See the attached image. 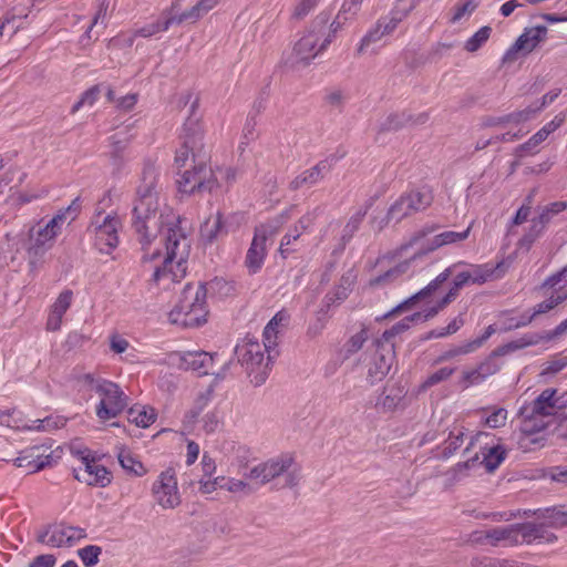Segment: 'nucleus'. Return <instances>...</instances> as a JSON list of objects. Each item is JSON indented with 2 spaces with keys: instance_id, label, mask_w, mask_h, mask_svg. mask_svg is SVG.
I'll return each mask as SVG.
<instances>
[{
  "instance_id": "f257e3e1",
  "label": "nucleus",
  "mask_w": 567,
  "mask_h": 567,
  "mask_svg": "<svg viewBox=\"0 0 567 567\" xmlns=\"http://www.w3.org/2000/svg\"><path fill=\"white\" fill-rule=\"evenodd\" d=\"M159 192V169L154 162L146 159L132 208V227L144 250L142 262L154 261L162 256L158 249L152 254L146 250L157 234L163 231L166 251L162 265L155 267L151 281L168 288L169 284L178 282L186 275L190 243L179 226V217H173V220L164 226L163 215L157 216Z\"/></svg>"
},
{
  "instance_id": "f03ea898",
  "label": "nucleus",
  "mask_w": 567,
  "mask_h": 567,
  "mask_svg": "<svg viewBox=\"0 0 567 567\" xmlns=\"http://www.w3.org/2000/svg\"><path fill=\"white\" fill-rule=\"evenodd\" d=\"M184 142L176 151L175 163L178 167L186 166L192 156V169H186L177 181L182 193L194 194L213 192L219 184L214 169L207 165L209 154L203 143V131L198 122L188 121L184 125Z\"/></svg>"
},
{
  "instance_id": "7ed1b4c3",
  "label": "nucleus",
  "mask_w": 567,
  "mask_h": 567,
  "mask_svg": "<svg viewBox=\"0 0 567 567\" xmlns=\"http://www.w3.org/2000/svg\"><path fill=\"white\" fill-rule=\"evenodd\" d=\"M227 282L223 279H214L209 284L198 282L185 285L178 303L168 313V320L173 324L183 328H197L207 321L206 297L208 289L226 287Z\"/></svg>"
},
{
  "instance_id": "20e7f679",
  "label": "nucleus",
  "mask_w": 567,
  "mask_h": 567,
  "mask_svg": "<svg viewBox=\"0 0 567 567\" xmlns=\"http://www.w3.org/2000/svg\"><path fill=\"white\" fill-rule=\"evenodd\" d=\"M554 394H556V389L547 388L534 401L519 409V415L523 417L522 436L518 441L520 447L527 449L530 444L540 443L542 437H535V434L544 431L546 423L537 419L555 415L558 412Z\"/></svg>"
},
{
  "instance_id": "39448f33",
  "label": "nucleus",
  "mask_w": 567,
  "mask_h": 567,
  "mask_svg": "<svg viewBox=\"0 0 567 567\" xmlns=\"http://www.w3.org/2000/svg\"><path fill=\"white\" fill-rule=\"evenodd\" d=\"M244 477L259 485H266L279 477H284L285 483L282 486L292 488L300 481V468L291 455L281 454L256 464L244 474Z\"/></svg>"
},
{
  "instance_id": "423d86ee",
  "label": "nucleus",
  "mask_w": 567,
  "mask_h": 567,
  "mask_svg": "<svg viewBox=\"0 0 567 567\" xmlns=\"http://www.w3.org/2000/svg\"><path fill=\"white\" fill-rule=\"evenodd\" d=\"M64 224V213L54 215L44 226L31 227L27 248L28 264L31 271L40 266L43 256L53 246Z\"/></svg>"
},
{
  "instance_id": "0eeeda50",
  "label": "nucleus",
  "mask_w": 567,
  "mask_h": 567,
  "mask_svg": "<svg viewBox=\"0 0 567 567\" xmlns=\"http://www.w3.org/2000/svg\"><path fill=\"white\" fill-rule=\"evenodd\" d=\"M265 352L264 346L257 339L250 337H246L243 343L235 348L238 361L246 368L255 386L264 384L269 374L271 361H268L269 353L265 357Z\"/></svg>"
},
{
  "instance_id": "6e6552de",
  "label": "nucleus",
  "mask_w": 567,
  "mask_h": 567,
  "mask_svg": "<svg viewBox=\"0 0 567 567\" xmlns=\"http://www.w3.org/2000/svg\"><path fill=\"white\" fill-rule=\"evenodd\" d=\"M435 229H436V227H434V226L423 227L422 229L417 230L410 238V240L406 244L402 245L400 250L403 251L414 245L421 244L419 251L412 257V260H413L416 257L432 252L442 246L458 243V241L466 239L470 235L471 227H467L463 231H453V230L443 231L439 235H435L431 239L425 240V238L429 235L433 234L435 231Z\"/></svg>"
},
{
  "instance_id": "1a4fd4ad",
  "label": "nucleus",
  "mask_w": 567,
  "mask_h": 567,
  "mask_svg": "<svg viewBox=\"0 0 567 567\" xmlns=\"http://www.w3.org/2000/svg\"><path fill=\"white\" fill-rule=\"evenodd\" d=\"M94 391L101 395V401L96 406V415L100 420L106 421L116 417L127 405V396L112 381H97Z\"/></svg>"
},
{
  "instance_id": "9d476101",
  "label": "nucleus",
  "mask_w": 567,
  "mask_h": 567,
  "mask_svg": "<svg viewBox=\"0 0 567 567\" xmlns=\"http://www.w3.org/2000/svg\"><path fill=\"white\" fill-rule=\"evenodd\" d=\"M330 21L327 12H320L311 22L303 37L295 45V54L300 61L309 62L326 49H320L326 27Z\"/></svg>"
},
{
  "instance_id": "9b49d317",
  "label": "nucleus",
  "mask_w": 567,
  "mask_h": 567,
  "mask_svg": "<svg viewBox=\"0 0 567 567\" xmlns=\"http://www.w3.org/2000/svg\"><path fill=\"white\" fill-rule=\"evenodd\" d=\"M218 2L219 0H175L164 14H169L174 24L196 23Z\"/></svg>"
},
{
  "instance_id": "f8f14e48",
  "label": "nucleus",
  "mask_w": 567,
  "mask_h": 567,
  "mask_svg": "<svg viewBox=\"0 0 567 567\" xmlns=\"http://www.w3.org/2000/svg\"><path fill=\"white\" fill-rule=\"evenodd\" d=\"M86 537V530L79 526H69L64 524L49 525L40 529L37 534V540L50 547H71L76 542Z\"/></svg>"
},
{
  "instance_id": "ddd939ff",
  "label": "nucleus",
  "mask_w": 567,
  "mask_h": 567,
  "mask_svg": "<svg viewBox=\"0 0 567 567\" xmlns=\"http://www.w3.org/2000/svg\"><path fill=\"white\" fill-rule=\"evenodd\" d=\"M156 503L164 509H173L181 504L176 473L173 468L161 472L152 486Z\"/></svg>"
},
{
  "instance_id": "4468645a",
  "label": "nucleus",
  "mask_w": 567,
  "mask_h": 567,
  "mask_svg": "<svg viewBox=\"0 0 567 567\" xmlns=\"http://www.w3.org/2000/svg\"><path fill=\"white\" fill-rule=\"evenodd\" d=\"M101 214H97L92 221L93 231L95 234V245L103 254H110L118 245V228L121 220L116 215H105L100 221Z\"/></svg>"
},
{
  "instance_id": "2eb2a0df",
  "label": "nucleus",
  "mask_w": 567,
  "mask_h": 567,
  "mask_svg": "<svg viewBox=\"0 0 567 567\" xmlns=\"http://www.w3.org/2000/svg\"><path fill=\"white\" fill-rule=\"evenodd\" d=\"M277 228L271 224H261L256 226L250 247L247 251L245 265L249 274H256L264 265L266 257V241L268 237L276 234Z\"/></svg>"
},
{
  "instance_id": "dca6fc26",
  "label": "nucleus",
  "mask_w": 567,
  "mask_h": 567,
  "mask_svg": "<svg viewBox=\"0 0 567 567\" xmlns=\"http://www.w3.org/2000/svg\"><path fill=\"white\" fill-rule=\"evenodd\" d=\"M516 524L494 527L487 530H475L471 534L470 540L477 545L489 546H516L520 544L517 538Z\"/></svg>"
},
{
  "instance_id": "f3484780",
  "label": "nucleus",
  "mask_w": 567,
  "mask_h": 567,
  "mask_svg": "<svg viewBox=\"0 0 567 567\" xmlns=\"http://www.w3.org/2000/svg\"><path fill=\"white\" fill-rule=\"evenodd\" d=\"M374 346L375 352L368 369V378L372 384L389 373L395 357L394 343H383L377 339Z\"/></svg>"
},
{
  "instance_id": "a211bd4d",
  "label": "nucleus",
  "mask_w": 567,
  "mask_h": 567,
  "mask_svg": "<svg viewBox=\"0 0 567 567\" xmlns=\"http://www.w3.org/2000/svg\"><path fill=\"white\" fill-rule=\"evenodd\" d=\"M82 460L83 467L73 470L75 480L100 487H105L111 483L112 476L105 466L96 464L94 460H90L87 456L82 457Z\"/></svg>"
},
{
  "instance_id": "6ab92c4d",
  "label": "nucleus",
  "mask_w": 567,
  "mask_h": 567,
  "mask_svg": "<svg viewBox=\"0 0 567 567\" xmlns=\"http://www.w3.org/2000/svg\"><path fill=\"white\" fill-rule=\"evenodd\" d=\"M462 264H454L451 267L446 268L444 271H442L440 275L436 276L435 279H433L426 287L421 289L419 292L400 303L398 307H395L389 315H392L394 312H400L410 306L414 305L416 301L424 299L432 293H434L442 284H444L451 275H453L458 266Z\"/></svg>"
},
{
  "instance_id": "aec40b11",
  "label": "nucleus",
  "mask_w": 567,
  "mask_h": 567,
  "mask_svg": "<svg viewBox=\"0 0 567 567\" xmlns=\"http://www.w3.org/2000/svg\"><path fill=\"white\" fill-rule=\"evenodd\" d=\"M316 220V213L309 212L301 216L299 220L296 223V225L282 237L279 251L282 257H287L292 249L289 248V246L292 244V241L297 240L302 233L307 231L315 223Z\"/></svg>"
},
{
  "instance_id": "412c9836",
  "label": "nucleus",
  "mask_w": 567,
  "mask_h": 567,
  "mask_svg": "<svg viewBox=\"0 0 567 567\" xmlns=\"http://www.w3.org/2000/svg\"><path fill=\"white\" fill-rule=\"evenodd\" d=\"M73 298L72 290H63L55 302L51 307V312L47 320V329L49 331H58L61 328L62 318L68 309L71 307Z\"/></svg>"
},
{
  "instance_id": "4be33fe9",
  "label": "nucleus",
  "mask_w": 567,
  "mask_h": 567,
  "mask_svg": "<svg viewBox=\"0 0 567 567\" xmlns=\"http://www.w3.org/2000/svg\"><path fill=\"white\" fill-rule=\"evenodd\" d=\"M40 449L38 446H33L21 453L14 460V465L18 467L25 468L28 473H35L40 470H43L47 465H50L51 455H42L39 453Z\"/></svg>"
},
{
  "instance_id": "5701e85b",
  "label": "nucleus",
  "mask_w": 567,
  "mask_h": 567,
  "mask_svg": "<svg viewBox=\"0 0 567 567\" xmlns=\"http://www.w3.org/2000/svg\"><path fill=\"white\" fill-rule=\"evenodd\" d=\"M330 166L327 161H321L309 169L303 171L290 182V189L297 190L303 186H312L319 183Z\"/></svg>"
},
{
  "instance_id": "b1692460",
  "label": "nucleus",
  "mask_w": 567,
  "mask_h": 567,
  "mask_svg": "<svg viewBox=\"0 0 567 567\" xmlns=\"http://www.w3.org/2000/svg\"><path fill=\"white\" fill-rule=\"evenodd\" d=\"M214 355L205 351H187L182 355V365L198 374H209Z\"/></svg>"
},
{
  "instance_id": "393cba45",
  "label": "nucleus",
  "mask_w": 567,
  "mask_h": 567,
  "mask_svg": "<svg viewBox=\"0 0 567 567\" xmlns=\"http://www.w3.org/2000/svg\"><path fill=\"white\" fill-rule=\"evenodd\" d=\"M498 357L499 355H494L493 351L491 355L476 369L464 372V380L467 381L468 384H478L483 382L487 377L495 374L501 369V364L496 361V358Z\"/></svg>"
},
{
  "instance_id": "a878e982",
  "label": "nucleus",
  "mask_w": 567,
  "mask_h": 567,
  "mask_svg": "<svg viewBox=\"0 0 567 567\" xmlns=\"http://www.w3.org/2000/svg\"><path fill=\"white\" fill-rule=\"evenodd\" d=\"M401 2L402 0H395V3L389 14L377 20V23L381 28L384 37L392 34L398 25L409 17V13L403 9Z\"/></svg>"
},
{
  "instance_id": "bb28decb",
  "label": "nucleus",
  "mask_w": 567,
  "mask_h": 567,
  "mask_svg": "<svg viewBox=\"0 0 567 567\" xmlns=\"http://www.w3.org/2000/svg\"><path fill=\"white\" fill-rule=\"evenodd\" d=\"M547 28L545 25H537L527 28L516 39V47L520 48L526 54L530 53L546 37Z\"/></svg>"
},
{
  "instance_id": "cd10ccee",
  "label": "nucleus",
  "mask_w": 567,
  "mask_h": 567,
  "mask_svg": "<svg viewBox=\"0 0 567 567\" xmlns=\"http://www.w3.org/2000/svg\"><path fill=\"white\" fill-rule=\"evenodd\" d=\"M131 135L128 134H114L110 137V143H111V159H112V164L113 166H115L117 169L121 168L122 165L125 164L126 162V158H125V151L128 146V144L131 143Z\"/></svg>"
},
{
  "instance_id": "c85d7f7f",
  "label": "nucleus",
  "mask_w": 567,
  "mask_h": 567,
  "mask_svg": "<svg viewBox=\"0 0 567 567\" xmlns=\"http://www.w3.org/2000/svg\"><path fill=\"white\" fill-rule=\"evenodd\" d=\"M370 205H365L364 207L359 208L347 221L342 229V234L340 237V248L344 249L347 244L351 241L354 234L359 230L364 217L368 214Z\"/></svg>"
},
{
  "instance_id": "c756f323",
  "label": "nucleus",
  "mask_w": 567,
  "mask_h": 567,
  "mask_svg": "<svg viewBox=\"0 0 567 567\" xmlns=\"http://www.w3.org/2000/svg\"><path fill=\"white\" fill-rule=\"evenodd\" d=\"M542 342L540 333H526L519 339L513 340L511 342H507L503 346L497 347L494 350V355H506L511 352L530 347L536 346Z\"/></svg>"
},
{
  "instance_id": "7c9ffc66",
  "label": "nucleus",
  "mask_w": 567,
  "mask_h": 567,
  "mask_svg": "<svg viewBox=\"0 0 567 567\" xmlns=\"http://www.w3.org/2000/svg\"><path fill=\"white\" fill-rule=\"evenodd\" d=\"M223 234H226V230L220 213L207 218L200 227V237L207 243H213Z\"/></svg>"
},
{
  "instance_id": "2f4dec72",
  "label": "nucleus",
  "mask_w": 567,
  "mask_h": 567,
  "mask_svg": "<svg viewBox=\"0 0 567 567\" xmlns=\"http://www.w3.org/2000/svg\"><path fill=\"white\" fill-rule=\"evenodd\" d=\"M417 213L415 206L402 194L389 208L386 218L389 220L401 221L403 218Z\"/></svg>"
},
{
  "instance_id": "473e14b6",
  "label": "nucleus",
  "mask_w": 567,
  "mask_h": 567,
  "mask_svg": "<svg viewBox=\"0 0 567 567\" xmlns=\"http://www.w3.org/2000/svg\"><path fill=\"white\" fill-rule=\"evenodd\" d=\"M417 213L415 206L402 194L389 208L386 218L389 220L401 221L403 218Z\"/></svg>"
},
{
  "instance_id": "72a5a7b5",
  "label": "nucleus",
  "mask_w": 567,
  "mask_h": 567,
  "mask_svg": "<svg viewBox=\"0 0 567 567\" xmlns=\"http://www.w3.org/2000/svg\"><path fill=\"white\" fill-rule=\"evenodd\" d=\"M483 460L480 464L484 465L487 472H494L505 460L506 450L503 445L484 447L482 451Z\"/></svg>"
},
{
  "instance_id": "f704fd0d",
  "label": "nucleus",
  "mask_w": 567,
  "mask_h": 567,
  "mask_svg": "<svg viewBox=\"0 0 567 567\" xmlns=\"http://www.w3.org/2000/svg\"><path fill=\"white\" fill-rule=\"evenodd\" d=\"M409 202L415 206V209L419 212L425 210L431 206L433 202V194L429 187H420L415 189H411L409 192L403 193Z\"/></svg>"
},
{
  "instance_id": "c9c22d12",
  "label": "nucleus",
  "mask_w": 567,
  "mask_h": 567,
  "mask_svg": "<svg viewBox=\"0 0 567 567\" xmlns=\"http://www.w3.org/2000/svg\"><path fill=\"white\" fill-rule=\"evenodd\" d=\"M117 460L121 466L130 474L143 476L147 473V470L144 467L142 462L135 458L132 453L124 447L120 449Z\"/></svg>"
},
{
  "instance_id": "e433bc0d",
  "label": "nucleus",
  "mask_w": 567,
  "mask_h": 567,
  "mask_svg": "<svg viewBox=\"0 0 567 567\" xmlns=\"http://www.w3.org/2000/svg\"><path fill=\"white\" fill-rule=\"evenodd\" d=\"M411 265V260H404L395 265L394 267L388 269L383 274L377 276L375 278L370 280V286H381L393 282L403 274H405Z\"/></svg>"
},
{
  "instance_id": "4c0bfd02",
  "label": "nucleus",
  "mask_w": 567,
  "mask_h": 567,
  "mask_svg": "<svg viewBox=\"0 0 567 567\" xmlns=\"http://www.w3.org/2000/svg\"><path fill=\"white\" fill-rule=\"evenodd\" d=\"M465 436V429L463 426H455L449 437L444 441L442 447V457H451L463 444Z\"/></svg>"
},
{
  "instance_id": "58836bf2",
  "label": "nucleus",
  "mask_w": 567,
  "mask_h": 567,
  "mask_svg": "<svg viewBox=\"0 0 567 567\" xmlns=\"http://www.w3.org/2000/svg\"><path fill=\"white\" fill-rule=\"evenodd\" d=\"M422 313L415 312L411 316L405 317L400 322L395 323L392 328L385 330L382 336L378 339L383 343H394L393 338L400 333L406 331L410 328V323L421 319Z\"/></svg>"
},
{
  "instance_id": "ea45409f",
  "label": "nucleus",
  "mask_w": 567,
  "mask_h": 567,
  "mask_svg": "<svg viewBox=\"0 0 567 567\" xmlns=\"http://www.w3.org/2000/svg\"><path fill=\"white\" fill-rule=\"evenodd\" d=\"M128 420L140 427H147L156 420V413L152 408H131L128 410Z\"/></svg>"
},
{
  "instance_id": "a19ab883",
  "label": "nucleus",
  "mask_w": 567,
  "mask_h": 567,
  "mask_svg": "<svg viewBox=\"0 0 567 567\" xmlns=\"http://www.w3.org/2000/svg\"><path fill=\"white\" fill-rule=\"evenodd\" d=\"M163 20H157L155 22L148 23L143 25L142 28H138L134 31L135 37H143L148 38L152 37L158 32L167 31L171 25H173V20L169 14H164Z\"/></svg>"
},
{
  "instance_id": "79ce46f5",
  "label": "nucleus",
  "mask_w": 567,
  "mask_h": 567,
  "mask_svg": "<svg viewBox=\"0 0 567 567\" xmlns=\"http://www.w3.org/2000/svg\"><path fill=\"white\" fill-rule=\"evenodd\" d=\"M467 285H473L471 281V275L468 274L467 269L457 272L454 276L452 287L450 288L449 292L442 298V305H449L456 298L458 290Z\"/></svg>"
},
{
  "instance_id": "37998d69",
  "label": "nucleus",
  "mask_w": 567,
  "mask_h": 567,
  "mask_svg": "<svg viewBox=\"0 0 567 567\" xmlns=\"http://www.w3.org/2000/svg\"><path fill=\"white\" fill-rule=\"evenodd\" d=\"M350 285L351 282L348 280V278L342 277L341 284L338 285L332 291L326 295L324 302L328 307H331L333 305H340L342 301H344L350 292Z\"/></svg>"
},
{
  "instance_id": "c03bdc74",
  "label": "nucleus",
  "mask_w": 567,
  "mask_h": 567,
  "mask_svg": "<svg viewBox=\"0 0 567 567\" xmlns=\"http://www.w3.org/2000/svg\"><path fill=\"white\" fill-rule=\"evenodd\" d=\"M566 299H567V292L556 290L549 296V298L537 303L533 308L534 315L539 316V315L547 313L548 311L553 310L558 305L563 303Z\"/></svg>"
},
{
  "instance_id": "a18cd8bd",
  "label": "nucleus",
  "mask_w": 567,
  "mask_h": 567,
  "mask_svg": "<svg viewBox=\"0 0 567 567\" xmlns=\"http://www.w3.org/2000/svg\"><path fill=\"white\" fill-rule=\"evenodd\" d=\"M278 334L279 329L271 327V324H267L264 329V341L261 344L264 346L266 352L269 353L268 361H272L278 355V351L276 350L278 344Z\"/></svg>"
},
{
  "instance_id": "49530a36",
  "label": "nucleus",
  "mask_w": 567,
  "mask_h": 567,
  "mask_svg": "<svg viewBox=\"0 0 567 567\" xmlns=\"http://www.w3.org/2000/svg\"><path fill=\"white\" fill-rule=\"evenodd\" d=\"M546 138L547 137L540 130L537 131L527 142L518 145L515 148L514 155L517 157H524L525 155L537 153L538 145L543 143Z\"/></svg>"
},
{
  "instance_id": "de8ad7c7",
  "label": "nucleus",
  "mask_w": 567,
  "mask_h": 567,
  "mask_svg": "<svg viewBox=\"0 0 567 567\" xmlns=\"http://www.w3.org/2000/svg\"><path fill=\"white\" fill-rule=\"evenodd\" d=\"M492 28L484 25L478 29L464 44V49L467 52L474 53L483 47V44L489 39Z\"/></svg>"
},
{
  "instance_id": "09e8293b",
  "label": "nucleus",
  "mask_w": 567,
  "mask_h": 567,
  "mask_svg": "<svg viewBox=\"0 0 567 567\" xmlns=\"http://www.w3.org/2000/svg\"><path fill=\"white\" fill-rule=\"evenodd\" d=\"M110 3H111V0H97V10L93 17V20H92L90 27L83 34L84 39H89V40L91 39V32L96 24L101 23L104 28H106V19H107Z\"/></svg>"
},
{
  "instance_id": "8fccbe9b",
  "label": "nucleus",
  "mask_w": 567,
  "mask_h": 567,
  "mask_svg": "<svg viewBox=\"0 0 567 567\" xmlns=\"http://www.w3.org/2000/svg\"><path fill=\"white\" fill-rule=\"evenodd\" d=\"M455 369L454 368H441L437 371L431 373L420 385V391L424 392L427 389L446 381L453 373Z\"/></svg>"
},
{
  "instance_id": "3c124183",
  "label": "nucleus",
  "mask_w": 567,
  "mask_h": 567,
  "mask_svg": "<svg viewBox=\"0 0 567 567\" xmlns=\"http://www.w3.org/2000/svg\"><path fill=\"white\" fill-rule=\"evenodd\" d=\"M466 269L473 285L486 282L494 274V269L488 265H468Z\"/></svg>"
},
{
  "instance_id": "603ef678",
  "label": "nucleus",
  "mask_w": 567,
  "mask_h": 567,
  "mask_svg": "<svg viewBox=\"0 0 567 567\" xmlns=\"http://www.w3.org/2000/svg\"><path fill=\"white\" fill-rule=\"evenodd\" d=\"M100 93H101L100 85H93L90 89H87L86 91H84L81 94L79 101L72 106L71 113L72 114L76 113L81 107H83L85 105H87V106L94 105V103L97 101V99L100 96Z\"/></svg>"
},
{
  "instance_id": "864d4df0",
  "label": "nucleus",
  "mask_w": 567,
  "mask_h": 567,
  "mask_svg": "<svg viewBox=\"0 0 567 567\" xmlns=\"http://www.w3.org/2000/svg\"><path fill=\"white\" fill-rule=\"evenodd\" d=\"M410 121V116L405 115L404 113L398 114L393 113L390 114L381 124H380V132H389V131H398L402 128L404 125H406Z\"/></svg>"
},
{
  "instance_id": "5fc2aeb1",
  "label": "nucleus",
  "mask_w": 567,
  "mask_h": 567,
  "mask_svg": "<svg viewBox=\"0 0 567 567\" xmlns=\"http://www.w3.org/2000/svg\"><path fill=\"white\" fill-rule=\"evenodd\" d=\"M102 548L96 545H87L79 549L78 555L86 567H93L99 563Z\"/></svg>"
},
{
  "instance_id": "6e6d98bb",
  "label": "nucleus",
  "mask_w": 567,
  "mask_h": 567,
  "mask_svg": "<svg viewBox=\"0 0 567 567\" xmlns=\"http://www.w3.org/2000/svg\"><path fill=\"white\" fill-rule=\"evenodd\" d=\"M383 37L384 34L381 31V28L375 22V24L361 39L357 50L358 54H363L371 44L379 42Z\"/></svg>"
},
{
  "instance_id": "4d7b16f0",
  "label": "nucleus",
  "mask_w": 567,
  "mask_h": 567,
  "mask_svg": "<svg viewBox=\"0 0 567 567\" xmlns=\"http://www.w3.org/2000/svg\"><path fill=\"white\" fill-rule=\"evenodd\" d=\"M368 340V330L361 329L358 333L353 334L346 343V355L350 357L362 349L364 342Z\"/></svg>"
},
{
  "instance_id": "13d9d810",
  "label": "nucleus",
  "mask_w": 567,
  "mask_h": 567,
  "mask_svg": "<svg viewBox=\"0 0 567 567\" xmlns=\"http://www.w3.org/2000/svg\"><path fill=\"white\" fill-rule=\"evenodd\" d=\"M517 530V538L520 539V544H532L536 542V533H538V529L536 528V524L534 523H523V524H516Z\"/></svg>"
},
{
  "instance_id": "bf43d9fd",
  "label": "nucleus",
  "mask_w": 567,
  "mask_h": 567,
  "mask_svg": "<svg viewBox=\"0 0 567 567\" xmlns=\"http://www.w3.org/2000/svg\"><path fill=\"white\" fill-rule=\"evenodd\" d=\"M346 21L343 19H339V13L337 14L336 19L329 24V27H326V33L323 34V39L320 43V49H327V47L332 42V40L336 38V34L339 30L342 29Z\"/></svg>"
},
{
  "instance_id": "052dcab7",
  "label": "nucleus",
  "mask_w": 567,
  "mask_h": 567,
  "mask_svg": "<svg viewBox=\"0 0 567 567\" xmlns=\"http://www.w3.org/2000/svg\"><path fill=\"white\" fill-rule=\"evenodd\" d=\"M518 124L515 112L503 116H486L482 120V127H496L504 126L506 124Z\"/></svg>"
},
{
  "instance_id": "680f3d73",
  "label": "nucleus",
  "mask_w": 567,
  "mask_h": 567,
  "mask_svg": "<svg viewBox=\"0 0 567 567\" xmlns=\"http://www.w3.org/2000/svg\"><path fill=\"white\" fill-rule=\"evenodd\" d=\"M347 100V93L341 89L329 90L324 95L326 103L337 110H341Z\"/></svg>"
},
{
  "instance_id": "e2e57ef3",
  "label": "nucleus",
  "mask_w": 567,
  "mask_h": 567,
  "mask_svg": "<svg viewBox=\"0 0 567 567\" xmlns=\"http://www.w3.org/2000/svg\"><path fill=\"white\" fill-rule=\"evenodd\" d=\"M320 0H300L293 8L291 18L295 20L305 19L319 3Z\"/></svg>"
},
{
  "instance_id": "0e129e2a",
  "label": "nucleus",
  "mask_w": 567,
  "mask_h": 567,
  "mask_svg": "<svg viewBox=\"0 0 567 567\" xmlns=\"http://www.w3.org/2000/svg\"><path fill=\"white\" fill-rule=\"evenodd\" d=\"M221 489L228 491L230 493H241L248 495L252 492L247 480H237V478H228L225 481V484L221 485Z\"/></svg>"
},
{
  "instance_id": "69168bd1",
  "label": "nucleus",
  "mask_w": 567,
  "mask_h": 567,
  "mask_svg": "<svg viewBox=\"0 0 567 567\" xmlns=\"http://www.w3.org/2000/svg\"><path fill=\"white\" fill-rule=\"evenodd\" d=\"M478 463V454H475L472 457H468L465 462L457 463L452 468V477L455 481L461 480L463 476L466 475V471L474 467Z\"/></svg>"
},
{
  "instance_id": "338daca9",
  "label": "nucleus",
  "mask_w": 567,
  "mask_h": 567,
  "mask_svg": "<svg viewBox=\"0 0 567 567\" xmlns=\"http://www.w3.org/2000/svg\"><path fill=\"white\" fill-rule=\"evenodd\" d=\"M363 0H346L339 10V19L348 21L352 19L359 11Z\"/></svg>"
},
{
  "instance_id": "774afa93",
  "label": "nucleus",
  "mask_w": 567,
  "mask_h": 567,
  "mask_svg": "<svg viewBox=\"0 0 567 567\" xmlns=\"http://www.w3.org/2000/svg\"><path fill=\"white\" fill-rule=\"evenodd\" d=\"M507 411L505 409H496L486 419L485 424L491 429H498L506 424Z\"/></svg>"
}]
</instances>
